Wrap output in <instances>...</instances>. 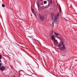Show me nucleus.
<instances>
[{"label":"nucleus","instance_id":"1a4fd4ad","mask_svg":"<svg viewBox=\"0 0 77 77\" xmlns=\"http://www.w3.org/2000/svg\"><path fill=\"white\" fill-rule=\"evenodd\" d=\"M32 12H33V14H34V15L35 16V17H36V14L35 13V12H34V10L33 9V8H32Z\"/></svg>","mask_w":77,"mask_h":77},{"label":"nucleus","instance_id":"4be33fe9","mask_svg":"<svg viewBox=\"0 0 77 77\" xmlns=\"http://www.w3.org/2000/svg\"><path fill=\"white\" fill-rule=\"evenodd\" d=\"M40 1H42V0H40Z\"/></svg>","mask_w":77,"mask_h":77},{"label":"nucleus","instance_id":"6ab92c4d","mask_svg":"<svg viewBox=\"0 0 77 77\" xmlns=\"http://www.w3.org/2000/svg\"><path fill=\"white\" fill-rule=\"evenodd\" d=\"M64 20H67V19H66V18H64Z\"/></svg>","mask_w":77,"mask_h":77},{"label":"nucleus","instance_id":"9b49d317","mask_svg":"<svg viewBox=\"0 0 77 77\" xmlns=\"http://www.w3.org/2000/svg\"><path fill=\"white\" fill-rule=\"evenodd\" d=\"M53 33V30H52L51 31L50 33L51 36V35Z\"/></svg>","mask_w":77,"mask_h":77},{"label":"nucleus","instance_id":"f257e3e1","mask_svg":"<svg viewBox=\"0 0 77 77\" xmlns=\"http://www.w3.org/2000/svg\"><path fill=\"white\" fill-rule=\"evenodd\" d=\"M57 16H55L53 20L52 25H53V26H54V23H55V24L57 23Z\"/></svg>","mask_w":77,"mask_h":77},{"label":"nucleus","instance_id":"0eeeda50","mask_svg":"<svg viewBox=\"0 0 77 77\" xmlns=\"http://www.w3.org/2000/svg\"><path fill=\"white\" fill-rule=\"evenodd\" d=\"M63 45V43L62 42H61L59 44L58 46V47H60L61 46V45Z\"/></svg>","mask_w":77,"mask_h":77},{"label":"nucleus","instance_id":"f3484780","mask_svg":"<svg viewBox=\"0 0 77 77\" xmlns=\"http://www.w3.org/2000/svg\"><path fill=\"white\" fill-rule=\"evenodd\" d=\"M59 14H57V16H57V18H58V17H59Z\"/></svg>","mask_w":77,"mask_h":77},{"label":"nucleus","instance_id":"412c9836","mask_svg":"<svg viewBox=\"0 0 77 77\" xmlns=\"http://www.w3.org/2000/svg\"><path fill=\"white\" fill-rule=\"evenodd\" d=\"M1 61H2L1 60H0V62H1Z\"/></svg>","mask_w":77,"mask_h":77},{"label":"nucleus","instance_id":"2eb2a0df","mask_svg":"<svg viewBox=\"0 0 77 77\" xmlns=\"http://www.w3.org/2000/svg\"><path fill=\"white\" fill-rule=\"evenodd\" d=\"M59 8H60V11H62V9H61V8L60 7V6H59Z\"/></svg>","mask_w":77,"mask_h":77},{"label":"nucleus","instance_id":"6e6552de","mask_svg":"<svg viewBox=\"0 0 77 77\" xmlns=\"http://www.w3.org/2000/svg\"><path fill=\"white\" fill-rule=\"evenodd\" d=\"M51 3H49L48 4V6H47L45 7L46 8H48L49 7V6H50V5H51Z\"/></svg>","mask_w":77,"mask_h":77},{"label":"nucleus","instance_id":"20e7f679","mask_svg":"<svg viewBox=\"0 0 77 77\" xmlns=\"http://www.w3.org/2000/svg\"><path fill=\"white\" fill-rule=\"evenodd\" d=\"M5 68L6 67L3 66L0 67V70H1V71H4V70L5 69Z\"/></svg>","mask_w":77,"mask_h":77},{"label":"nucleus","instance_id":"7ed1b4c3","mask_svg":"<svg viewBox=\"0 0 77 77\" xmlns=\"http://www.w3.org/2000/svg\"><path fill=\"white\" fill-rule=\"evenodd\" d=\"M39 17L40 18V20L41 21H43L44 20H45V17L43 16H41L39 14Z\"/></svg>","mask_w":77,"mask_h":77},{"label":"nucleus","instance_id":"423d86ee","mask_svg":"<svg viewBox=\"0 0 77 77\" xmlns=\"http://www.w3.org/2000/svg\"><path fill=\"white\" fill-rule=\"evenodd\" d=\"M54 14L53 13H51V20L53 19V17H54Z\"/></svg>","mask_w":77,"mask_h":77},{"label":"nucleus","instance_id":"a211bd4d","mask_svg":"<svg viewBox=\"0 0 77 77\" xmlns=\"http://www.w3.org/2000/svg\"><path fill=\"white\" fill-rule=\"evenodd\" d=\"M2 63H0V66H2Z\"/></svg>","mask_w":77,"mask_h":77},{"label":"nucleus","instance_id":"9d476101","mask_svg":"<svg viewBox=\"0 0 77 77\" xmlns=\"http://www.w3.org/2000/svg\"><path fill=\"white\" fill-rule=\"evenodd\" d=\"M48 2L49 3H51V4H52V1L51 0H48Z\"/></svg>","mask_w":77,"mask_h":77},{"label":"nucleus","instance_id":"ddd939ff","mask_svg":"<svg viewBox=\"0 0 77 77\" xmlns=\"http://www.w3.org/2000/svg\"><path fill=\"white\" fill-rule=\"evenodd\" d=\"M47 2L46 1H44L43 2L44 4H47Z\"/></svg>","mask_w":77,"mask_h":77},{"label":"nucleus","instance_id":"f03ea898","mask_svg":"<svg viewBox=\"0 0 77 77\" xmlns=\"http://www.w3.org/2000/svg\"><path fill=\"white\" fill-rule=\"evenodd\" d=\"M51 39L52 41H54V45H56V39H55V37L53 35H51Z\"/></svg>","mask_w":77,"mask_h":77},{"label":"nucleus","instance_id":"4468645a","mask_svg":"<svg viewBox=\"0 0 77 77\" xmlns=\"http://www.w3.org/2000/svg\"><path fill=\"white\" fill-rule=\"evenodd\" d=\"M2 6L3 8H5V5L4 4H2Z\"/></svg>","mask_w":77,"mask_h":77},{"label":"nucleus","instance_id":"5701e85b","mask_svg":"<svg viewBox=\"0 0 77 77\" xmlns=\"http://www.w3.org/2000/svg\"><path fill=\"white\" fill-rule=\"evenodd\" d=\"M72 29H73V28H72Z\"/></svg>","mask_w":77,"mask_h":77},{"label":"nucleus","instance_id":"aec40b11","mask_svg":"<svg viewBox=\"0 0 77 77\" xmlns=\"http://www.w3.org/2000/svg\"><path fill=\"white\" fill-rule=\"evenodd\" d=\"M37 4H38V7H39V4H38V3H37Z\"/></svg>","mask_w":77,"mask_h":77},{"label":"nucleus","instance_id":"dca6fc26","mask_svg":"<svg viewBox=\"0 0 77 77\" xmlns=\"http://www.w3.org/2000/svg\"><path fill=\"white\" fill-rule=\"evenodd\" d=\"M2 59V56H1V55L0 54V59Z\"/></svg>","mask_w":77,"mask_h":77},{"label":"nucleus","instance_id":"f8f14e48","mask_svg":"<svg viewBox=\"0 0 77 77\" xmlns=\"http://www.w3.org/2000/svg\"><path fill=\"white\" fill-rule=\"evenodd\" d=\"M54 34L55 35H56L57 36H59L60 35L59 34L56 33V32H55Z\"/></svg>","mask_w":77,"mask_h":77},{"label":"nucleus","instance_id":"39448f33","mask_svg":"<svg viewBox=\"0 0 77 77\" xmlns=\"http://www.w3.org/2000/svg\"><path fill=\"white\" fill-rule=\"evenodd\" d=\"M60 49L62 50H66V48L65 47V45H63L62 47H61L60 48Z\"/></svg>","mask_w":77,"mask_h":77}]
</instances>
